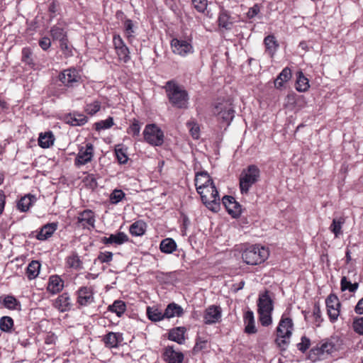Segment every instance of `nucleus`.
<instances>
[{
    "label": "nucleus",
    "instance_id": "nucleus-1",
    "mask_svg": "<svg viewBox=\"0 0 363 363\" xmlns=\"http://www.w3.org/2000/svg\"><path fill=\"white\" fill-rule=\"evenodd\" d=\"M194 182L196 191L200 194L203 204L213 212L218 211L219 194L209 174L206 172H197Z\"/></svg>",
    "mask_w": 363,
    "mask_h": 363
},
{
    "label": "nucleus",
    "instance_id": "nucleus-2",
    "mask_svg": "<svg viewBox=\"0 0 363 363\" xmlns=\"http://www.w3.org/2000/svg\"><path fill=\"white\" fill-rule=\"evenodd\" d=\"M164 89L172 106L186 109L189 107V94L187 91L174 80L166 82Z\"/></svg>",
    "mask_w": 363,
    "mask_h": 363
},
{
    "label": "nucleus",
    "instance_id": "nucleus-3",
    "mask_svg": "<svg viewBox=\"0 0 363 363\" xmlns=\"http://www.w3.org/2000/svg\"><path fill=\"white\" fill-rule=\"evenodd\" d=\"M294 330V323L290 318L281 317L279 325L277 328V337L275 343L282 351L286 350L290 343V339Z\"/></svg>",
    "mask_w": 363,
    "mask_h": 363
},
{
    "label": "nucleus",
    "instance_id": "nucleus-4",
    "mask_svg": "<svg viewBox=\"0 0 363 363\" xmlns=\"http://www.w3.org/2000/svg\"><path fill=\"white\" fill-rule=\"evenodd\" d=\"M269 257V251L259 245H252L242 253V258L247 264L257 265L264 262Z\"/></svg>",
    "mask_w": 363,
    "mask_h": 363
},
{
    "label": "nucleus",
    "instance_id": "nucleus-5",
    "mask_svg": "<svg viewBox=\"0 0 363 363\" xmlns=\"http://www.w3.org/2000/svg\"><path fill=\"white\" fill-rule=\"evenodd\" d=\"M260 177L259 169L254 164L249 165L243 169L240 177V189L242 194L248 193L250 188L255 184Z\"/></svg>",
    "mask_w": 363,
    "mask_h": 363
},
{
    "label": "nucleus",
    "instance_id": "nucleus-6",
    "mask_svg": "<svg viewBox=\"0 0 363 363\" xmlns=\"http://www.w3.org/2000/svg\"><path fill=\"white\" fill-rule=\"evenodd\" d=\"M144 140L153 146H160L164 142L162 130L155 124H148L143 130Z\"/></svg>",
    "mask_w": 363,
    "mask_h": 363
},
{
    "label": "nucleus",
    "instance_id": "nucleus-7",
    "mask_svg": "<svg viewBox=\"0 0 363 363\" xmlns=\"http://www.w3.org/2000/svg\"><path fill=\"white\" fill-rule=\"evenodd\" d=\"M328 315L332 323L335 322L340 315V302L335 294H330L325 300Z\"/></svg>",
    "mask_w": 363,
    "mask_h": 363
},
{
    "label": "nucleus",
    "instance_id": "nucleus-8",
    "mask_svg": "<svg viewBox=\"0 0 363 363\" xmlns=\"http://www.w3.org/2000/svg\"><path fill=\"white\" fill-rule=\"evenodd\" d=\"M215 113L219 120L229 125L234 118L235 111L230 104H219L215 107Z\"/></svg>",
    "mask_w": 363,
    "mask_h": 363
},
{
    "label": "nucleus",
    "instance_id": "nucleus-9",
    "mask_svg": "<svg viewBox=\"0 0 363 363\" xmlns=\"http://www.w3.org/2000/svg\"><path fill=\"white\" fill-rule=\"evenodd\" d=\"M170 44L172 52L176 55L186 56L193 52V47L187 40L173 38Z\"/></svg>",
    "mask_w": 363,
    "mask_h": 363
},
{
    "label": "nucleus",
    "instance_id": "nucleus-10",
    "mask_svg": "<svg viewBox=\"0 0 363 363\" xmlns=\"http://www.w3.org/2000/svg\"><path fill=\"white\" fill-rule=\"evenodd\" d=\"M79 79L80 75L74 68L65 69L59 74V80L68 87L73 86L74 84L79 82Z\"/></svg>",
    "mask_w": 363,
    "mask_h": 363
},
{
    "label": "nucleus",
    "instance_id": "nucleus-11",
    "mask_svg": "<svg viewBox=\"0 0 363 363\" xmlns=\"http://www.w3.org/2000/svg\"><path fill=\"white\" fill-rule=\"evenodd\" d=\"M222 310L220 306H210L208 307L203 314V321L206 325H212L218 323L221 320Z\"/></svg>",
    "mask_w": 363,
    "mask_h": 363
},
{
    "label": "nucleus",
    "instance_id": "nucleus-12",
    "mask_svg": "<svg viewBox=\"0 0 363 363\" xmlns=\"http://www.w3.org/2000/svg\"><path fill=\"white\" fill-rule=\"evenodd\" d=\"M222 203L228 213L233 218L240 216L241 214V206L235 201L234 197L231 196H224L222 199Z\"/></svg>",
    "mask_w": 363,
    "mask_h": 363
},
{
    "label": "nucleus",
    "instance_id": "nucleus-13",
    "mask_svg": "<svg viewBox=\"0 0 363 363\" xmlns=\"http://www.w3.org/2000/svg\"><path fill=\"white\" fill-rule=\"evenodd\" d=\"M93 157V145L87 143L85 150L81 147L75 158L74 163L77 166H82L91 162Z\"/></svg>",
    "mask_w": 363,
    "mask_h": 363
},
{
    "label": "nucleus",
    "instance_id": "nucleus-14",
    "mask_svg": "<svg viewBox=\"0 0 363 363\" xmlns=\"http://www.w3.org/2000/svg\"><path fill=\"white\" fill-rule=\"evenodd\" d=\"M94 301L92 289L90 287L82 286L77 291V303L82 306H86Z\"/></svg>",
    "mask_w": 363,
    "mask_h": 363
},
{
    "label": "nucleus",
    "instance_id": "nucleus-15",
    "mask_svg": "<svg viewBox=\"0 0 363 363\" xmlns=\"http://www.w3.org/2000/svg\"><path fill=\"white\" fill-rule=\"evenodd\" d=\"M257 306L258 312L272 313L274 309L273 301L269 297L268 291H265L264 293L259 294Z\"/></svg>",
    "mask_w": 363,
    "mask_h": 363
},
{
    "label": "nucleus",
    "instance_id": "nucleus-16",
    "mask_svg": "<svg viewBox=\"0 0 363 363\" xmlns=\"http://www.w3.org/2000/svg\"><path fill=\"white\" fill-rule=\"evenodd\" d=\"M77 222L83 228H94V215L91 210H84L77 217Z\"/></svg>",
    "mask_w": 363,
    "mask_h": 363
},
{
    "label": "nucleus",
    "instance_id": "nucleus-17",
    "mask_svg": "<svg viewBox=\"0 0 363 363\" xmlns=\"http://www.w3.org/2000/svg\"><path fill=\"white\" fill-rule=\"evenodd\" d=\"M164 359L168 363H182L184 360V354L181 352L175 351L173 347L168 346L164 351Z\"/></svg>",
    "mask_w": 363,
    "mask_h": 363
},
{
    "label": "nucleus",
    "instance_id": "nucleus-18",
    "mask_svg": "<svg viewBox=\"0 0 363 363\" xmlns=\"http://www.w3.org/2000/svg\"><path fill=\"white\" fill-rule=\"evenodd\" d=\"M65 121L72 126H81L88 121V118L78 112L70 113L65 116Z\"/></svg>",
    "mask_w": 363,
    "mask_h": 363
},
{
    "label": "nucleus",
    "instance_id": "nucleus-19",
    "mask_svg": "<svg viewBox=\"0 0 363 363\" xmlns=\"http://www.w3.org/2000/svg\"><path fill=\"white\" fill-rule=\"evenodd\" d=\"M336 345L333 339L326 340L320 347H316L311 350V355L312 354L316 355L323 354L324 353L330 354L335 351Z\"/></svg>",
    "mask_w": 363,
    "mask_h": 363
},
{
    "label": "nucleus",
    "instance_id": "nucleus-20",
    "mask_svg": "<svg viewBox=\"0 0 363 363\" xmlns=\"http://www.w3.org/2000/svg\"><path fill=\"white\" fill-rule=\"evenodd\" d=\"M64 287V281L57 275L50 276L47 290L52 294L59 293Z\"/></svg>",
    "mask_w": 363,
    "mask_h": 363
},
{
    "label": "nucleus",
    "instance_id": "nucleus-21",
    "mask_svg": "<svg viewBox=\"0 0 363 363\" xmlns=\"http://www.w3.org/2000/svg\"><path fill=\"white\" fill-rule=\"evenodd\" d=\"M218 21L219 27L225 30H230L234 22L233 18L225 9H221L220 11Z\"/></svg>",
    "mask_w": 363,
    "mask_h": 363
},
{
    "label": "nucleus",
    "instance_id": "nucleus-22",
    "mask_svg": "<svg viewBox=\"0 0 363 363\" xmlns=\"http://www.w3.org/2000/svg\"><path fill=\"white\" fill-rule=\"evenodd\" d=\"M123 341V335L119 333L109 332L104 337V342L109 348L117 347L118 344Z\"/></svg>",
    "mask_w": 363,
    "mask_h": 363
},
{
    "label": "nucleus",
    "instance_id": "nucleus-23",
    "mask_svg": "<svg viewBox=\"0 0 363 363\" xmlns=\"http://www.w3.org/2000/svg\"><path fill=\"white\" fill-rule=\"evenodd\" d=\"M186 331V329L184 327H177L172 328L169 332L168 339L182 345L185 340L184 334Z\"/></svg>",
    "mask_w": 363,
    "mask_h": 363
},
{
    "label": "nucleus",
    "instance_id": "nucleus-24",
    "mask_svg": "<svg viewBox=\"0 0 363 363\" xmlns=\"http://www.w3.org/2000/svg\"><path fill=\"white\" fill-rule=\"evenodd\" d=\"M245 325V332L247 334H255L257 330L255 327L254 313L252 311H247L244 315Z\"/></svg>",
    "mask_w": 363,
    "mask_h": 363
},
{
    "label": "nucleus",
    "instance_id": "nucleus-25",
    "mask_svg": "<svg viewBox=\"0 0 363 363\" xmlns=\"http://www.w3.org/2000/svg\"><path fill=\"white\" fill-rule=\"evenodd\" d=\"M57 224L56 223H48L42 227L40 232L36 235L39 240H45L54 233L57 230Z\"/></svg>",
    "mask_w": 363,
    "mask_h": 363
},
{
    "label": "nucleus",
    "instance_id": "nucleus-26",
    "mask_svg": "<svg viewBox=\"0 0 363 363\" xmlns=\"http://www.w3.org/2000/svg\"><path fill=\"white\" fill-rule=\"evenodd\" d=\"M183 314V308L179 305L175 303H171L168 304L164 311L165 318L181 317Z\"/></svg>",
    "mask_w": 363,
    "mask_h": 363
},
{
    "label": "nucleus",
    "instance_id": "nucleus-27",
    "mask_svg": "<svg viewBox=\"0 0 363 363\" xmlns=\"http://www.w3.org/2000/svg\"><path fill=\"white\" fill-rule=\"evenodd\" d=\"M35 201L36 197L34 195H26L18 201L17 203L18 209L22 212H26Z\"/></svg>",
    "mask_w": 363,
    "mask_h": 363
},
{
    "label": "nucleus",
    "instance_id": "nucleus-28",
    "mask_svg": "<svg viewBox=\"0 0 363 363\" xmlns=\"http://www.w3.org/2000/svg\"><path fill=\"white\" fill-rule=\"evenodd\" d=\"M264 43L266 48V52H268L270 57H273L279 47L275 37L272 35H267L264 39Z\"/></svg>",
    "mask_w": 363,
    "mask_h": 363
},
{
    "label": "nucleus",
    "instance_id": "nucleus-29",
    "mask_svg": "<svg viewBox=\"0 0 363 363\" xmlns=\"http://www.w3.org/2000/svg\"><path fill=\"white\" fill-rule=\"evenodd\" d=\"M55 306L61 311H65L69 309L71 306L70 297L67 293H63L55 301Z\"/></svg>",
    "mask_w": 363,
    "mask_h": 363
},
{
    "label": "nucleus",
    "instance_id": "nucleus-30",
    "mask_svg": "<svg viewBox=\"0 0 363 363\" xmlns=\"http://www.w3.org/2000/svg\"><path fill=\"white\" fill-rule=\"evenodd\" d=\"M177 243L172 238L162 240L160 245V250L166 254H171L177 249Z\"/></svg>",
    "mask_w": 363,
    "mask_h": 363
},
{
    "label": "nucleus",
    "instance_id": "nucleus-31",
    "mask_svg": "<svg viewBox=\"0 0 363 363\" xmlns=\"http://www.w3.org/2000/svg\"><path fill=\"white\" fill-rule=\"evenodd\" d=\"M55 141V137L52 132L40 133L38 138V144L43 148H48Z\"/></svg>",
    "mask_w": 363,
    "mask_h": 363
},
{
    "label": "nucleus",
    "instance_id": "nucleus-32",
    "mask_svg": "<svg viewBox=\"0 0 363 363\" xmlns=\"http://www.w3.org/2000/svg\"><path fill=\"white\" fill-rule=\"evenodd\" d=\"M146 229V224L143 220H137L130 227V233L135 236L143 235Z\"/></svg>",
    "mask_w": 363,
    "mask_h": 363
},
{
    "label": "nucleus",
    "instance_id": "nucleus-33",
    "mask_svg": "<svg viewBox=\"0 0 363 363\" xmlns=\"http://www.w3.org/2000/svg\"><path fill=\"white\" fill-rule=\"evenodd\" d=\"M40 268V264L38 261H32L27 267L26 274L28 278L30 280L36 278L39 274Z\"/></svg>",
    "mask_w": 363,
    "mask_h": 363
},
{
    "label": "nucleus",
    "instance_id": "nucleus-34",
    "mask_svg": "<svg viewBox=\"0 0 363 363\" xmlns=\"http://www.w3.org/2000/svg\"><path fill=\"white\" fill-rule=\"evenodd\" d=\"M345 219L342 217L339 218H334L333 223L330 226V230L334 233L335 238H338L342 233L341 229L342 225L345 223Z\"/></svg>",
    "mask_w": 363,
    "mask_h": 363
},
{
    "label": "nucleus",
    "instance_id": "nucleus-35",
    "mask_svg": "<svg viewBox=\"0 0 363 363\" xmlns=\"http://www.w3.org/2000/svg\"><path fill=\"white\" fill-rule=\"evenodd\" d=\"M125 309V303L121 300L115 301L113 304L108 306V311L115 313L118 317H121L124 313Z\"/></svg>",
    "mask_w": 363,
    "mask_h": 363
},
{
    "label": "nucleus",
    "instance_id": "nucleus-36",
    "mask_svg": "<svg viewBox=\"0 0 363 363\" xmlns=\"http://www.w3.org/2000/svg\"><path fill=\"white\" fill-rule=\"evenodd\" d=\"M147 315L152 321H160L165 318L164 312L162 313L160 310L155 308L147 307Z\"/></svg>",
    "mask_w": 363,
    "mask_h": 363
},
{
    "label": "nucleus",
    "instance_id": "nucleus-37",
    "mask_svg": "<svg viewBox=\"0 0 363 363\" xmlns=\"http://www.w3.org/2000/svg\"><path fill=\"white\" fill-rule=\"evenodd\" d=\"M13 327V320L9 316H3L0 318V330L2 332L11 333Z\"/></svg>",
    "mask_w": 363,
    "mask_h": 363
},
{
    "label": "nucleus",
    "instance_id": "nucleus-38",
    "mask_svg": "<svg viewBox=\"0 0 363 363\" xmlns=\"http://www.w3.org/2000/svg\"><path fill=\"white\" fill-rule=\"evenodd\" d=\"M67 264L75 269H80L82 268V262L79 259V257L77 254L74 253L69 256L67 259Z\"/></svg>",
    "mask_w": 363,
    "mask_h": 363
},
{
    "label": "nucleus",
    "instance_id": "nucleus-39",
    "mask_svg": "<svg viewBox=\"0 0 363 363\" xmlns=\"http://www.w3.org/2000/svg\"><path fill=\"white\" fill-rule=\"evenodd\" d=\"M111 244L122 245L128 241V235L123 232L110 235Z\"/></svg>",
    "mask_w": 363,
    "mask_h": 363
},
{
    "label": "nucleus",
    "instance_id": "nucleus-40",
    "mask_svg": "<svg viewBox=\"0 0 363 363\" xmlns=\"http://www.w3.org/2000/svg\"><path fill=\"white\" fill-rule=\"evenodd\" d=\"M341 290L342 291L348 290L350 292H354L359 286V284L355 282L352 284L350 281H347L345 277H342L340 281Z\"/></svg>",
    "mask_w": 363,
    "mask_h": 363
},
{
    "label": "nucleus",
    "instance_id": "nucleus-41",
    "mask_svg": "<svg viewBox=\"0 0 363 363\" xmlns=\"http://www.w3.org/2000/svg\"><path fill=\"white\" fill-rule=\"evenodd\" d=\"M296 84V89L298 91H306L309 87L308 80L303 75L302 72L299 73Z\"/></svg>",
    "mask_w": 363,
    "mask_h": 363
},
{
    "label": "nucleus",
    "instance_id": "nucleus-42",
    "mask_svg": "<svg viewBox=\"0 0 363 363\" xmlns=\"http://www.w3.org/2000/svg\"><path fill=\"white\" fill-rule=\"evenodd\" d=\"M50 33L54 40L60 41L67 37L64 29L58 26H54L50 30Z\"/></svg>",
    "mask_w": 363,
    "mask_h": 363
},
{
    "label": "nucleus",
    "instance_id": "nucleus-43",
    "mask_svg": "<svg viewBox=\"0 0 363 363\" xmlns=\"http://www.w3.org/2000/svg\"><path fill=\"white\" fill-rule=\"evenodd\" d=\"M113 254L111 252H100L97 258L94 260V264L97 262L100 263H109L113 260Z\"/></svg>",
    "mask_w": 363,
    "mask_h": 363
},
{
    "label": "nucleus",
    "instance_id": "nucleus-44",
    "mask_svg": "<svg viewBox=\"0 0 363 363\" xmlns=\"http://www.w3.org/2000/svg\"><path fill=\"white\" fill-rule=\"evenodd\" d=\"M186 126L189 129V133L193 138L199 139L200 133V128L198 123L193 121H189L186 123Z\"/></svg>",
    "mask_w": 363,
    "mask_h": 363
},
{
    "label": "nucleus",
    "instance_id": "nucleus-45",
    "mask_svg": "<svg viewBox=\"0 0 363 363\" xmlns=\"http://www.w3.org/2000/svg\"><path fill=\"white\" fill-rule=\"evenodd\" d=\"M140 132V124L137 119H133L132 123L127 129V133L133 137L139 136Z\"/></svg>",
    "mask_w": 363,
    "mask_h": 363
},
{
    "label": "nucleus",
    "instance_id": "nucleus-46",
    "mask_svg": "<svg viewBox=\"0 0 363 363\" xmlns=\"http://www.w3.org/2000/svg\"><path fill=\"white\" fill-rule=\"evenodd\" d=\"M113 125V119L112 117H108L107 119L95 123V128L96 130H105L110 128Z\"/></svg>",
    "mask_w": 363,
    "mask_h": 363
},
{
    "label": "nucleus",
    "instance_id": "nucleus-47",
    "mask_svg": "<svg viewBox=\"0 0 363 363\" xmlns=\"http://www.w3.org/2000/svg\"><path fill=\"white\" fill-rule=\"evenodd\" d=\"M125 193L121 189H115L110 195L111 203L116 204L121 201L125 197Z\"/></svg>",
    "mask_w": 363,
    "mask_h": 363
},
{
    "label": "nucleus",
    "instance_id": "nucleus-48",
    "mask_svg": "<svg viewBox=\"0 0 363 363\" xmlns=\"http://www.w3.org/2000/svg\"><path fill=\"white\" fill-rule=\"evenodd\" d=\"M19 304L17 299L13 296H6L4 299V306L9 309H16Z\"/></svg>",
    "mask_w": 363,
    "mask_h": 363
},
{
    "label": "nucleus",
    "instance_id": "nucleus-49",
    "mask_svg": "<svg viewBox=\"0 0 363 363\" xmlns=\"http://www.w3.org/2000/svg\"><path fill=\"white\" fill-rule=\"evenodd\" d=\"M116 51L120 60L127 62L130 60V52L126 45L116 50Z\"/></svg>",
    "mask_w": 363,
    "mask_h": 363
},
{
    "label": "nucleus",
    "instance_id": "nucleus-50",
    "mask_svg": "<svg viewBox=\"0 0 363 363\" xmlns=\"http://www.w3.org/2000/svg\"><path fill=\"white\" fill-rule=\"evenodd\" d=\"M100 108H101V104L99 101H96L93 103L86 104V106L85 107V111L88 114L93 116L96 113H97L100 110Z\"/></svg>",
    "mask_w": 363,
    "mask_h": 363
},
{
    "label": "nucleus",
    "instance_id": "nucleus-51",
    "mask_svg": "<svg viewBox=\"0 0 363 363\" xmlns=\"http://www.w3.org/2000/svg\"><path fill=\"white\" fill-rule=\"evenodd\" d=\"M125 31L128 38L133 36L135 33V25L132 20L126 19L124 22Z\"/></svg>",
    "mask_w": 363,
    "mask_h": 363
},
{
    "label": "nucleus",
    "instance_id": "nucleus-52",
    "mask_svg": "<svg viewBox=\"0 0 363 363\" xmlns=\"http://www.w3.org/2000/svg\"><path fill=\"white\" fill-rule=\"evenodd\" d=\"M259 321L263 326H269L272 323V313L258 312Z\"/></svg>",
    "mask_w": 363,
    "mask_h": 363
},
{
    "label": "nucleus",
    "instance_id": "nucleus-53",
    "mask_svg": "<svg viewBox=\"0 0 363 363\" xmlns=\"http://www.w3.org/2000/svg\"><path fill=\"white\" fill-rule=\"evenodd\" d=\"M352 327L355 333L363 335V317L356 318L353 321Z\"/></svg>",
    "mask_w": 363,
    "mask_h": 363
},
{
    "label": "nucleus",
    "instance_id": "nucleus-54",
    "mask_svg": "<svg viewBox=\"0 0 363 363\" xmlns=\"http://www.w3.org/2000/svg\"><path fill=\"white\" fill-rule=\"evenodd\" d=\"M32 52L30 48H24L22 50V61L28 65H33V60L31 58Z\"/></svg>",
    "mask_w": 363,
    "mask_h": 363
},
{
    "label": "nucleus",
    "instance_id": "nucleus-55",
    "mask_svg": "<svg viewBox=\"0 0 363 363\" xmlns=\"http://www.w3.org/2000/svg\"><path fill=\"white\" fill-rule=\"evenodd\" d=\"M116 157L121 164H125L128 161V156L126 155L125 150L122 148H116Z\"/></svg>",
    "mask_w": 363,
    "mask_h": 363
},
{
    "label": "nucleus",
    "instance_id": "nucleus-56",
    "mask_svg": "<svg viewBox=\"0 0 363 363\" xmlns=\"http://www.w3.org/2000/svg\"><path fill=\"white\" fill-rule=\"evenodd\" d=\"M194 8L199 12H204L207 7L206 0H191Z\"/></svg>",
    "mask_w": 363,
    "mask_h": 363
},
{
    "label": "nucleus",
    "instance_id": "nucleus-57",
    "mask_svg": "<svg viewBox=\"0 0 363 363\" xmlns=\"http://www.w3.org/2000/svg\"><path fill=\"white\" fill-rule=\"evenodd\" d=\"M208 341L199 337L196 338V344L194 347V352H198L206 347Z\"/></svg>",
    "mask_w": 363,
    "mask_h": 363
},
{
    "label": "nucleus",
    "instance_id": "nucleus-58",
    "mask_svg": "<svg viewBox=\"0 0 363 363\" xmlns=\"http://www.w3.org/2000/svg\"><path fill=\"white\" fill-rule=\"evenodd\" d=\"M298 349L302 352H305L310 347V340L306 337H301V342L297 345Z\"/></svg>",
    "mask_w": 363,
    "mask_h": 363
},
{
    "label": "nucleus",
    "instance_id": "nucleus-59",
    "mask_svg": "<svg viewBox=\"0 0 363 363\" xmlns=\"http://www.w3.org/2000/svg\"><path fill=\"white\" fill-rule=\"evenodd\" d=\"M39 45L43 50H47L51 45L50 39L48 37H44L39 40Z\"/></svg>",
    "mask_w": 363,
    "mask_h": 363
},
{
    "label": "nucleus",
    "instance_id": "nucleus-60",
    "mask_svg": "<svg viewBox=\"0 0 363 363\" xmlns=\"http://www.w3.org/2000/svg\"><path fill=\"white\" fill-rule=\"evenodd\" d=\"M279 78H282L285 82L289 81L291 77V69L288 67H285L278 75Z\"/></svg>",
    "mask_w": 363,
    "mask_h": 363
},
{
    "label": "nucleus",
    "instance_id": "nucleus-61",
    "mask_svg": "<svg viewBox=\"0 0 363 363\" xmlns=\"http://www.w3.org/2000/svg\"><path fill=\"white\" fill-rule=\"evenodd\" d=\"M259 12V6L257 4H255L252 7L250 8L247 13V16L249 18H252L256 16Z\"/></svg>",
    "mask_w": 363,
    "mask_h": 363
},
{
    "label": "nucleus",
    "instance_id": "nucleus-62",
    "mask_svg": "<svg viewBox=\"0 0 363 363\" xmlns=\"http://www.w3.org/2000/svg\"><path fill=\"white\" fill-rule=\"evenodd\" d=\"M86 181L87 182V185L92 189H94L97 187V182L94 174H89L86 178Z\"/></svg>",
    "mask_w": 363,
    "mask_h": 363
},
{
    "label": "nucleus",
    "instance_id": "nucleus-63",
    "mask_svg": "<svg viewBox=\"0 0 363 363\" xmlns=\"http://www.w3.org/2000/svg\"><path fill=\"white\" fill-rule=\"evenodd\" d=\"M313 315L316 322L320 323L322 321L321 311H320V306L318 304H315V306L313 307Z\"/></svg>",
    "mask_w": 363,
    "mask_h": 363
},
{
    "label": "nucleus",
    "instance_id": "nucleus-64",
    "mask_svg": "<svg viewBox=\"0 0 363 363\" xmlns=\"http://www.w3.org/2000/svg\"><path fill=\"white\" fill-rule=\"evenodd\" d=\"M113 45H114V47H115V49L116 50L122 48V47H124L125 46L123 40H122V38L120 37V35H115L113 37Z\"/></svg>",
    "mask_w": 363,
    "mask_h": 363
}]
</instances>
